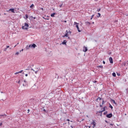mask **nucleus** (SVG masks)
Masks as SVG:
<instances>
[{
    "label": "nucleus",
    "instance_id": "79ce46f5",
    "mask_svg": "<svg viewBox=\"0 0 128 128\" xmlns=\"http://www.w3.org/2000/svg\"><path fill=\"white\" fill-rule=\"evenodd\" d=\"M2 126V123H0V126Z\"/></svg>",
    "mask_w": 128,
    "mask_h": 128
},
{
    "label": "nucleus",
    "instance_id": "8fccbe9b",
    "mask_svg": "<svg viewBox=\"0 0 128 128\" xmlns=\"http://www.w3.org/2000/svg\"><path fill=\"white\" fill-rule=\"evenodd\" d=\"M68 40H70V37H68Z\"/></svg>",
    "mask_w": 128,
    "mask_h": 128
},
{
    "label": "nucleus",
    "instance_id": "20e7f679",
    "mask_svg": "<svg viewBox=\"0 0 128 128\" xmlns=\"http://www.w3.org/2000/svg\"><path fill=\"white\" fill-rule=\"evenodd\" d=\"M83 52H88V48L86 47V46L83 47Z\"/></svg>",
    "mask_w": 128,
    "mask_h": 128
},
{
    "label": "nucleus",
    "instance_id": "f704fd0d",
    "mask_svg": "<svg viewBox=\"0 0 128 128\" xmlns=\"http://www.w3.org/2000/svg\"><path fill=\"white\" fill-rule=\"evenodd\" d=\"M97 12H100V8L98 9Z\"/></svg>",
    "mask_w": 128,
    "mask_h": 128
},
{
    "label": "nucleus",
    "instance_id": "cd10ccee",
    "mask_svg": "<svg viewBox=\"0 0 128 128\" xmlns=\"http://www.w3.org/2000/svg\"><path fill=\"white\" fill-rule=\"evenodd\" d=\"M100 13H98V18H100Z\"/></svg>",
    "mask_w": 128,
    "mask_h": 128
},
{
    "label": "nucleus",
    "instance_id": "f8f14e48",
    "mask_svg": "<svg viewBox=\"0 0 128 128\" xmlns=\"http://www.w3.org/2000/svg\"><path fill=\"white\" fill-rule=\"evenodd\" d=\"M24 26V27L26 26V28H28V24H26V23H25L24 26Z\"/></svg>",
    "mask_w": 128,
    "mask_h": 128
},
{
    "label": "nucleus",
    "instance_id": "473e14b6",
    "mask_svg": "<svg viewBox=\"0 0 128 128\" xmlns=\"http://www.w3.org/2000/svg\"><path fill=\"white\" fill-rule=\"evenodd\" d=\"M24 72V70H22L21 71L19 72V74H22Z\"/></svg>",
    "mask_w": 128,
    "mask_h": 128
},
{
    "label": "nucleus",
    "instance_id": "680f3d73",
    "mask_svg": "<svg viewBox=\"0 0 128 128\" xmlns=\"http://www.w3.org/2000/svg\"><path fill=\"white\" fill-rule=\"evenodd\" d=\"M28 110V112H30V110Z\"/></svg>",
    "mask_w": 128,
    "mask_h": 128
},
{
    "label": "nucleus",
    "instance_id": "2f4dec72",
    "mask_svg": "<svg viewBox=\"0 0 128 128\" xmlns=\"http://www.w3.org/2000/svg\"><path fill=\"white\" fill-rule=\"evenodd\" d=\"M68 33L70 34H72V32H70V30L68 32Z\"/></svg>",
    "mask_w": 128,
    "mask_h": 128
},
{
    "label": "nucleus",
    "instance_id": "ea45409f",
    "mask_svg": "<svg viewBox=\"0 0 128 128\" xmlns=\"http://www.w3.org/2000/svg\"><path fill=\"white\" fill-rule=\"evenodd\" d=\"M60 8H62V4H60Z\"/></svg>",
    "mask_w": 128,
    "mask_h": 128
},
{
    "label": "nucleus",
    "instance_id": "9d476101",
    "mask_svg": "<svg viewBox=\"0 0 128 128\" xmlns=\"http://www.w3.org/2000/svg\"><path fill=\"white\" fill-rule=\"evenodd\" d=\"M66 38H68V34L66 33V34H65V35H64V36H62V38H66Z\"/></svg>",
    "mask_w": 128,
    "mask_h": 128
},
{
    "label": "nucleus",
    "instance_id": "09e8293b",
    "mask_svg": "<svg viewBox=\"0 0 128 128\" xmlns=\"http://www.w3.org/2000/svg\"><path fill=\"white\" fill-rule=\"evenodd\" d=\"M66 34H68V30H66Z\"/></svg>",
    "mask_w": 128,
    "mask_h": 128
},
{
    "label": "nucleus",
    "instance_id": "bf43d9fd",
    "mask_svg": "<svg viewBox=\"0 0 128 128\" xmlns=\"http://www.w3.org/2000/svg\"><path fill=\"white\" fill-rule=\"evenodd\" d=\"M32 67H34V64H32Z\"/></svg>",
    "mask_w": 128,
    "mask_h": 128
},
{
    "label": "nucleus",
    "instance_id": "603ef678",
    "mask_svg": "<svg viewBox=\"0 0 128 128\" xmlns=\"http://www.w3.org/2000/svg\"><path fill=\"white\" fill-rule=\"evenodd\" d=\"M106 106H105L104 108L106 110Z\"/></svg>",
    "mask_w": 128,
    "mask_h": 128
},
{
    "label": "nucleus",
    "instance_id": "9b49d317",
    "mask_svg": "<svg viewBox=\"0 0 128 128\" xmlns=\"http://www.w3.org/2000/svg\"><path fill=\"white\" fill-rule=\"evenodd\" d=\"M111 102H112L113 104H116V101L112 99Z\"/></svg>",
    "mask_w": 128,
    "mask_h": 128
},
{
    "label": "nucleus",
    "instance_id": "338daca9",
    "mask_svg": "<svg viewBox=\"0 0 128 128\" xmlns=\"http://www.w3.org/2000/svg\"><path fill=\"white\" fill-rule=\"evenodd\" d=\"M68 124H70V122H68Z\"/></svg>",
    "mask_w": 128,
    "mask_h": 128
},
{
    "label": "nucleus",
    "instance_id": "69168bd1",
    "mask_svg": "<svg viewBox=\"0 0 128 128\" xmlns=\"http://www.w3.org/2000/svg\"><path fill=\"white\" fill-rule=\"evenodd\" d=\"M22 74H24V72H23Z\"/></svg>",
    "mask_w": 128,
    "mask_h": 128
},
{
    "label": "nucleus",
    "instance_id": "423d86ee",
    "mask_svg": "<svg viewBox=\"0 0 128 128\" xmlns=\"http://www.w3.org/2000/svg\"><path fill=\"white\" fill-rule=\"evenodd\" d=\"M109 60H110V64H114V61L112 60V58L110 57L109 58Z\"/></svg>",
    "mask_w": 128,
    "mask_h": 128
},
{
    "label": "nucleus",
    "instance_id": "4c0bfd02",
    "mask_svg": "<svg viewBox=\"0 0 128 128\" xmlns=\"http://www.w3.org/2000/svg\"><path fill=\"white\" fill-rule=\"evenodd\" d=\"M18 84H20V80H19L18 82Z\"/></svg>",
    "mask_w": 128,
    "mask_h": 128
},
{
    "label": "nucleus",
    "instance_id": "6e6d98bb",
    "mask_svg": "<svg viewBox=\"0 0 128 128\" xmlns=\"http://www.w3.org/2000/svg\"><path fill=\"white\" fill-rule=\"evenodd\" d=\"M21 52H24V49H22Z\"/></svg>",
    "mask_w": 128,
    "mask_h": 128
},
{
    "label": "nucleus",
    "instance_id": "052dcab7",
    "mask_svg": "<svg viewBox=\"0 0 128 128\" xmlns=\"http://www.w3.org/2000/svg\"><path fill=\"white\" fill-rule=\"evenodd\" d=\"M1 93H2V94H3V93H4V92H1Z\"/></svg>",
    "mask_w": 128,
    "mask_h": 128
},
{
    "label": "nucleus",
    "instance_id": "0e129e2a",
    "mask_svg": "<svg viewBox=\"0 0 128 128\" xmlns=\"http://www.w3.org/2000/svg\"><path fill=\"white\" fill-rule=\"evenodd\" d=\"M44 112H46V110H44Z\"/></svg>",
    "mask_w": 128,
    "mask_h": 128
},
{
    "label": "nucleus",
    "instance_id": "4468645a",
    "mask_svg": "<svg viewBox=\"0 0 128 128\" xmlns=\"http://www.w3.org/2000/svg\"><path fill=\"white\" fill-rule=\"evenodd\" d=\"M112 76H113L116 77V72H113V73L112 74Z\"/></svg>",
    "mask_w": 128,
    "mask_h": 128
},
{
    "label": "nucleus",
    "instance_id": "13d9d810",
    "mask_svg": "<svg viewBox=\"0 0 128 128\" xmlns=\"http://www.w3.org/2000/svg\"><path fill=\"white\" fill-rule=\"evenodd\" d=\"M64 22H66V20H64Z\"/></svg>",
    "mask_w": 128,
    "mask_h": 128
},
{
    "label": "nucleus",
    "instance_id": "f257e3e1",
    "mask_svg": "<svg viewBox=\"0 0 128 128\" xmlns=\"http://www.w3.org/2000/svg\"><path fill=\"white\" fill-rule=\"evenodd\" d=\"M36 44H30L28 46H26V50H30V48H36Z\"/></svg>",
    "mask_w": 128,
    "mask_h": 128
},
{
    "label": "nucleus",
    "instance_id": "72a5a7b5",
    "mask_svg": "<svg viewBox=\"0 0 128 128\" xmlns=\"http://www.w3.org/2000/svg\"><path fill=\"white\" fill-rule=\"evenodd\" d=\"M102 112H106V109L104 108H103V110Z\"/></svg>",
    "mask_w": 128,
    "mask_h": 128
},
{
    "label": "nucleus",
    "instance_id": "49530a36",
    "mask_svg": "<svg viewBox=\"0 0 128 128\" xmlns=\"http://www.w3.org/2000/svg\"><path fill=\"white\" fill-rule=\"evenodd\" d=\"M6 48H10V46H6Z\"/></svg>",
    "mask_w": 128,
    "mask_h": 128
},
{
    "label": "nucleus",
    "instance_id": "ddd939ff",
    "mask_svg": "<svg viewBox=\"0 0 128 128\" xmlns=\"http://www.w3.org/2000/svg\"><path fill=\"white\" fill-rule=\"evenodd\" d=\"M62 44H66V40H64Z\"/></svg>",
    "mask_w": 128,
    "mask_h": 128
},
{
    "label": "nucleus",
    "instance_id": "a18cd8bd",
    "mask_svg": "<svg viewBox=\"0 0 128 128\" xmlns=\"http://www.w3.org/2000/svg\"><path fill=\"white\" fill-rule=\"evenodd\" d=\"M100 108H102V105L100 104Z\"/></svg>",
    "mask_w": 128,
    "mask_h": 128
},
{
    "label": "nucleus",
    "instance_id": "864d4df0",
    "mask_svg": "<svg viewBox=\"0 0 128 128\" xmlns=\"http://www.w3.org/2000/svg\"><path fill=\"white\" fill-rule=\"evenodd\" d=\"M67 121H68V122H70V119H68V120H67Z\"/></svg>",
    "mask_w": 128,
    "mask_h": 128
},
{
    "label": "nucleus",
    "instance_id": "4be33fe9",
    "mask_svg": "<svg viewBox=\"0 0 128 128\" xmlns=\"http://www.w3.org/2000/svg\"><path fill=\"white\" fill-rule=\"evenodd\" d=\"M110 108H111L112 110V108H113V107L110 104Z\"/></svg>",
    "mask_w": 128,
    "mask_h": 128
},
{
    "label": "nucleus",
    "instance_id": "3c124183",
    "mask_svg": "<svg viewBox=\"0 0 128 128\" xmlns=\"http://www.w3.org/2000/svg\"><path fill=\"white\" fill-rule=\"evenodd\" d=\"M25 76H28V74H26Z\"/></svg>",
    "mask_w": 128,
    "mask_h": 128
},
{
    "label": "nucleus",
    "instance_id": "e433bc0d",
    "mask_svg": "<svg viewBox=\"0 0 128 128\" xmlns=\"http://www.w3.org/2000/svg\"><path fill=\"white\" fill-rule=\"evenodd\" d=\"M93 82H94V84H96V82H97V81L96 80H94V81H93Z\"/></svg>",
    "mask_w": 128,
    "mask_h": 128
},
{
    "label": "nucleus",
    "instance_id": "5fc2aeb1",
    "mask_svg": "<svg viewBox=\"0 0 128 128\" xmlns=\"http://www.w3.org/2000/svg\"><path fill=\"white\" fill-rule=\"evenodd\" d=\"M92 24H94V22H92Z\"/></svg>",
    "mask_w": 128,
    "mask_h": 128
},
{
    "label": "nucleus",
    "instance_id": "c03bdc74",
    "mask_svg": "<svg viewBox=\"0 0 128 128\" xmlns=\"http://www.w3.org/2000/svg\"><path fill=\"white\" fill-rule=\"evenodd\" d=\"M38 70L35 72V74H38Z\"/></svg>",
    "mask_w": 128,
    "mask_h": 128
},
{
    "label": "nucleus",
    "instance_id": "e2e57ef3",
    "mask_svg": "<svg viewBox=\"0 0 128 128\" xmlns=\"http://www.w3.org/2000/svg\"><path fill=\"white\" fill-rule=\"evenodd\" d=\"M16 45L15 46H14V48H16Z\"/></svg>",
    "mask_w": 128,
    "mask_h": 128
},
{
    "label": "nucleus",
    "instance_id": "a211bd4d",
    "mask_svg": "<svg viewBox=\"0 0 128 128\" xmlns=\"http://www.w3.org/2000/svg\"><path fill=\"white\" fill-rule=\"evenodd\" d=\"M97 68H103L104 66H98Z\"/></svg>",
    "mask_w": 128,
    "mask_h": 128
},
{
    "label": "nucleus",
    "instance_id": "58836bf2",
    "mask_svg": "<svg viewBox=\"0 0 128 128\" xmlns=\"http://www.w3.org/2000/svg\"><path fill=\"white\" fill-rule=\"evenodd\" d=\"M26 70H30V67H28V68L26 69Z\"/></svg>",
    "mask_w": 128,
    "mask_h": 128
},
{
    "label": "nucleus",
    "instance_id": "39448f33",
    "mask_svg": "<svg viewBox=\"0 0 128 128\" xmlns=\"http://www.w3.org/2000/svg\"><path fill=\"white\" fill-rule=\"evenodd\" d=\"M91 124H93L92 128H94L96 126V123L94 120L92 121V122L91 123Z\"/></svg>",
    "mask_w": 128,
    "mask_h": 128
},
{
    "label": "nucleus",
    "instance_id": "aec40b11",
    "mask_svg": "<svg viewBox=\"0 0 128 128\" xmlns=\"http://www.w3.org/2000/svg\"><path fill=\"white\" fill-rule=\"evenodd\" d=\"M118 20L114 21V24H118Z\"/></svg>",
    "mask_w": 128,
    "mask_h": 128
},
{
    "label": "nucleus",
    "instance_id": "6e6552de",
    "mask_svg": "<svg viewBox=\"0 0 128 128\" xmlns=\"http://www.w3.org/2000/svg\"><path fill=\"white\" fill-rule=\"evenodd\" d=\"M10 12H12L13 14H14V8H10Z\"/></svg>",
    "mask_w": 128,
    "mask_h": 128
},
{
    "label": "nucleus",
    "instance_id": "412c9836",
    "mask_svg": "<svg viewBox=\"0 0 128 128\" xmlns=\"http://www.w3.org/2000/svg\"><path fill=\"white\" fill-rule=\"evenodd\" d=\"M102 100V98L98 97L97 99H96V100Z\"/></svg>",
    "mask_w": 128,
    "mask_h": 128
},
{
    "label": "nucleus",
    "instance_id": "37998d69",
    "mask_svg": "<svg viewBox=\"0 0 128 128\" xmlns=\"http://www.w3.org/2000/svg\"><path fill=\"white\" fill-rule=\"evenodd\" d=\"M103 64H106V62L103 61Z\"/></svg>",
    "mask_w": 128,
    "mask_h": 128
},
{
    "label": "nucleus",
    "instance_id": "b1692460",
    "mask_svg": "<svg viewBox=\"0 0 128 128\" xmlns=\"http://www.w3.org/2000/svg\"><path fill=\"white\" fill-rule=\"evenodd\" d=\"M108 114V111H106L104 113V116H106V114Z\"/></svg>",
    "mask_w": 128,
    "mask_h": 128
},
{
    "label": "nucleus",
    "instance_id": "4d7b16f0",
    "mask_svg": "<svg viewBox=\"0 0 128 128\" xmlns=\"http://www.w3.org/2000/svg\"><path fill=\"white\" fill-rule=\"evenodd\" d=\"M124 66H126V63H124Z\"/></svg>",
    "mask_w": 128,
    "mask_h": 128
},
{
    "label": "nucleus",
    "instance_id": "f3484780",
    "mask_svg": "<svg viewBox=\"0 0 128 128\" xmlns=\"http://www.w3.org/2000/svg\"><path fill=\"white\" fill-rule=\"evenodd\" d=\"M30 8H34V4H32L30 6Z\"/></svg>",
    "mask_w": 128,
    "mask_h": 128
},
{
    "label": "nucleus",
    "instance_id": "393cba45",
    "mask_svg": "<svg viewBox=\"0 0 128 128\" xmlns=\"http://www.w3.org/2000/svg\"><path fill=\"white\" fill-rule=\"evenodd\" d=\"M26 20H27V18H28V14H26Z\"/></svg>",
    "mask_w": 128,
    "mask_h": 128
},
{
    "label": "nucleus",
    "instance_id": "7c9ffc66",
    "mask_svg": "<svg viewBox=\"0 0 128 128\" xmlns=\"http://www.w3.org/2000/svg\"><path fill=\"white\" fill-rule=\"evenodd\" d=\"M74 24H76H76H78V23L76 22H74Z\"/></svg>",
    "mask_w": 128,
    "mask_h": 128
},
{
    "label": "nucleus",
    "instance_id": "774afa93",
    "mask_svg": "<svg viewBox=\"0 0 128 128\" xmlns=\"http://www.w3.org/2000/svg\"><path fill=\"white\" fill-rule=\"evenodd\" d=\"M42 10H44V8H42Z\"/></svg>",
    "mask_w": 128,
    "mask_h": 128
},
{
    "label": "nucleus",
    "instance_id": "5701e85b",
    "mask_svg": "<svg viewBox=\"0 0 128 128\" xmlns=\"http://www.w3.org/2000/svg\"><path fill=\"white\" fill-rule=\"evenodd\" d=\"M102 104L104 105V99H102Z\"/></svg>",
    "mask_w": 128,
    "mask_h": 128
},
{
    "label": "nucleus",
    "instance_id": "a878e982",
    "mask_svg": "<svg viewBox=\"0 0 128 128\" xmlns=\"http://www.w3.org/2000/svg\"><path fill=\"white\" fill-rule=\"evenodd\" d=\"M94 16V15H92L90 18V20H92Z\"/></svg>",
    "mask_w": 128,
    "mask_h": 128
},
{
    "label": "nucleus",
    "instance_id": "c756f323",
    "mask_svg": "<svg viewBox=\"0 0 128 128\" xmlns=\"http://www.w3.org/2000/svg\"><path fill=\"white\" fill-rule=\"evenodd\" d=\"M98 112H99V114H100L102 115V112H102V111H100Z\"/></svg>",
    "mask_w": 128,
    "mask_h": 128
},
{
    "label": "nucleus",
    "instance_id": "7ed1b4c3",
    "mask_svg": "<svg viewBox=\"0 0 128 128\" xmlns=\"http://www.w3.org/2000/svg\"><path fill=\"white\" fill-rule=\"evenodd\" d=\"M106 118H112V114L110 113L109 114H108L106 116Z\"/></svg>",
    "mask_w": 128,
    "mask_h": 128
},
{
    "label": "nucleus",
    "instance_id": "2eb2a0df",
    "mask_svg": "<svg viewBox=\"0 0 128 128\" xmlns=\"http://www.w3.org/2000/svg\"><path fill=\"white\" fill-rule=\"evenodd\" d=\"M2 116H6V114H4L0 115V118H2Z\"/></svg>",
    "mask_w": 128,
    "mask_h": 128
},
{
    "label": "nucleus",
    "instance_id": "1a4fd4ad",
    "mask_svg": "<svg viewBox=\"0 0 128 128\" xmlns=\"http://www.w3.org/2000/svg\"><path fill=\"white\" fill-rule=\"evenodd\" d=\"M86 26H90V22H85Z\"/></svg>",
    "mask_w": 128,
    "mask_h": 128
},
{
    "label": "nucleus",
    "instance_id": "dca6fc26",
    "mask_svg": "<svg viewBox=\"0 0 128 128\" xmlns=\"http://www.w3.org/2000/svg\"><path fill=\"white\" fill-rule=\"evenodd\" d=\"M55 14H56V13H53V14H51L50 16L52 18H54Z\"/></svg>",
    "mask_w": 128,
    "mask_h": 128
},
{
    "label": "nucleus",
    "instance_id": "6ab92c4d",
    "mask_svg": "<svg viewBox=\"0 0 128 128\" xmlns=\"http://www.w3.org/2000/svg\"><path fill=\"white\" fill-rule=\"evenodd\" d=\"M22 28L23 30H28V28H26V27H24V26H22Z\"/></svg>",
    "mask_w": 128,
    "mask_h": 128
},
{
    "label": "nucleus",
    "instance_id": "c9c22d12",
    "mask_svg": "<svg viewBox=\"0 0 128 128\" xmlns=\"http://www.w3.org/2000/svg\"><path fill=\"white\" fill-rule=\"evenodd\" d=\"M20 74L19 72H16L14 73V74Z\"/></svg>",
    "mask_w": 128,
    "mask_h": 128
},
{
    "label": "nucleus",
    "instance_id": "bb28decb",
    "mask_svg": "<svg viewBox=\"0 0 128 128\" xmlns=\"http://www.w3.org/2000/svg\"><path fill=\"white\" fill-rule=\"evenodd\" d=\"M16 56H18V54H20V52H16Z\"/></svg>",
    "mask_w": 128,
    "mask_h": 128
},
{
    "label": "nucleus",
    "instance_id": "a19ab883",
    "mask_svg": "<svg viewBox=\"0 0 128 128\" xmlns=\"http://www.w3.org/2000/svg\"><path fill=\"white\" fill-rule=\"evenodd\" d=\"M30 70H33L34 72V70L32 69V68H31Z\"/></svg>",
    "mask_w": 128,
    "mask_h": 128
},
{
    "label": "nucleus",
    "instance_id": "de8ad7c7",
    "mask_svg": "<svg viewBox=\"0 0 128 128\" xmlns=\"http://www.w3.org/2000/svg\"><path fill=\"white\" fill-rule=\"evenodd\" d=\"M117 75L118 76H120V74L117 73Z\"/></svg>",
    "mask_w": 128,
    "mask_h": 128
},
{
    "label": "nucleus",
    "instance_id": "f03ea898",
    "mask_svg": "<svg viewBox=\"0 0 128 128\" xmlns=\"http://www.w3.org/2000/svg\"><path fill=\"white\" fill-rule=\"evenodd\" d=\"M24 84H23V86H28V82H26V80H24Z\"/></svg>",
    "mask_w": 128,
    "mask_h": 128
},
{
    "label": "nucleus",
    "instance_id": "c85d7f7f",
    "mask_svg": "<svg viewBox=\"0 0 128 128\" xmlns=\"http://www.w3.org/2000/svg\"><path fill=\"white\" fill-rule=\"evenodd\" d=\"M8 50V48H4V52H6V50Z\"/></svg>",
    "mask_w": 128,
    "mask_h": 128
},
{
    "label": "nucleus",
    "instance_id": "0eeeda50",
    "mask_svg": "<svg viewBox=\"0 0 128 128\" xmlns=\"http://www.w3.org/2000/svg\"><path fill=\"white\" fill-rule=\"evenodd\" d=\"M76 28L78 29V32H80V28H78V24L76 25Z\"/></svg>",
    "mask_w": 128,
    "mask_h": 128
}]
</instances>
